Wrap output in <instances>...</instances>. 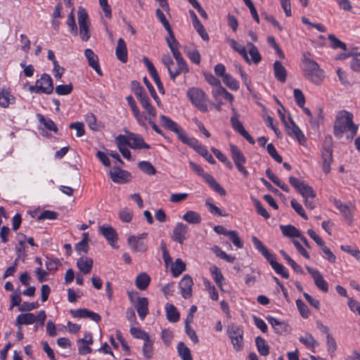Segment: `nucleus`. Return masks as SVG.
<instances>
[{
    "label": "nucleus",
    "mask_w": 360,
    "mask_h": 360,
    "mask_svg": "<svg viewBox=\"0 0 360 360\" xmlns=\"http://www.w3.org/2000/svg\"><path fill=\"white\" fill-rule=\"evenodd\" d=\"M188 229V226L186 224L178 222L172 231V240L181 245L183 244L184 240L187 239Z\"/></svg>",
    "instance_id": "obj_12"
},
{
    "label": "nucleus",
    "mask_w": 360,
    "mask_h": 360,
    "mask_svg": "<svg viewBox=\"0 0 360 360\" xmlns=\"http://www.w3.org/2000/svg\"><path fill=\"white\" fill-rule=\"evenodd\" d=\"M252 199L254 202L257 212L259 215L263 217L264 219H269L270 217V215L269 212L266 211V210L263 207L262 202L257 198H252Z\"/></svg>",
    "instance_id": "obj_54"
},
{
    "label": "nucleus",
    "mask_w": 360,
    "mask_h": 360,
    "mask_svg": "<svg viewBox=\"0 0 360 360\" xmlns=\"http://www.w3.org/2000/svg\"><path fill=\"white\" fill-rule=\"evenodd\" d=\"M183 220L189 224H198L201 222V216L199 213L189 210L187 211L182 217Z\"/></svg>",
    "instance_id": "obj_35"
},
{
    "label": "nucleus",
    "mask_w": 360,
    "mask_h": 360,
    "mask_svg": "<svg viewBox=\"0 0 360 360\" xmlns=\"http://www.w3.org/2000/svg\"><path fill=\"white\" fill-rule=\"evenodd\" d=\"M177 351L182 360H193L190 349L183 342H179Z\"/></svg>",
    "instance_id": "obj_40"
},
{
    "label": "nucleus",
    "mask_w": 360,
    "mask_h": 360,
    "mask_svg": "<svg viewBox=\"0 0 360 360\" xmlns=\"http://www.w3.org/2000/svg\"><path fill=\"white\" fill-rule=\"evenodd\" d=\"M129 147L132 149H149L150 145L144 141L142 136L138 134L130 132Z\"/></svg>",
    "instance_id": "obj_18"
},
{
    "label": "nucleus",
    "mask_w": 360,
    "mask_h": 360,
    "mask_svg": "<svg viewBox=\"0 0 360 360\" xmlns=\"http://www.w3.org/2000/svg\"><path fill=\"white\" fill-rule=\"evenodd\" d=\"M333 150L331 148H325L322 150V168L325 174L330 172V165L333 162Z\"/></svg>",
    "instance_id": "obj_24"
},
{
    "label": "nucleus",
    "mask_w": 360,
    "mask_h": 360,
    "mask_svg": "<svg viewBox=\"0 0 360 360\" xmlns=\"http://www.w3.org/2000/svg\"><path fill=\"white\" fill-rule=\"evenodd\" d=\"M304 76L314 84H320L325 77L323 69H303Z\"/></svg>",
    "instance_id": "obj_17"
},
{
    "label": "nucleus",
    "mask_w": 360,
    "mask_h": 360,
    "mask_svg": "<svg viewBox=\"0 0 360 360\" xmlns=\"http://www.w3.org/2000/svg\"><path fill=\"white\" fill-rule=\"evenodd\" d=\"M293 95L297 105L300 108H303L305 103V98L302 91L299 89H295L293 91Z\"/></svg>",
    "instance_id": "obj_64"
},
{
    "label": "nucleus",
    "mask_w": 360,
    "mask_h": 360,
    "mask_svg": "<svg viewBox=\"0 0 360 360\" xmlns=\"http://www.w3.org/2000/svg\"><path fill=\"white\" fill-rule=\"evenodd\" d=\"M153 342V340L150 338L143 342L142 353L143 356L148 360L153 357L154 353Z\"/></svg>",
    "instance_id": "obj_31"
},
{
    "label": "nucleus",
    "mask_w": 360,
    "mask_h": 360,
    "mask_svg": "<svg viewBox=\"0 0 360 360\" xmlns=\"http://www.w3.org/2000/svg\"><path fill=\"white\" fill-rule=\"evenodd\" d=\"M85 120L89 127L94 131H98L103 127L101 123L97 122V119L92 112H89L85 115Z\"/></svg>",
    "instance_id": "obj_32"
},
{
    "label": "nucleus",
    "mask_w": 360,
    "mask_h": 360,
    "mask_svg": "<svg viewBox=\"0 0 360 360\" xmlns=\"http://www.w3.org/2000/svg\"><path fill=\"white\" fill-rule=\"evenodd\" d=\"M155 14L158 20L161 22L165 30H167V33L174 38V32L171 28V26L167 21V20L165 18V14L160 9L157 8L155 11Z\"/></svg>",
    "instance_id": "obj_41"
},
{
    "label": "nucleus",
    "mask_w": 360,
    "mask_h": 360,
    "mask_svg": "<svg viewBox=\"0 0 360 360\" xmlns=\"http://www.w3.org/2000/svg\"><path fill=\"white\" fill-rule=\"evenodd\" d=\"M38 117L40 123L43 124L46 129L52 131L55 133L58 131V127L52 120L49 118H45L41 115H38Z\"/></svg>",
    "instance_id": "obj_47"
},
{
    "label": "nucleus",
    "mask_w": 360,
    "mask_h": 360,
    "mask_svg": "<svg viewBox=\"0 0 360 360\" xmlns=\"http://www.w3.org/2000/svg\"><path fill=\"white\" fill-rule=\"evenodd\" d=\"M296 305L302 317L304 319L308 318L310 314V311L305 303L302 300L298 299L296 300Z\"/></svg>",
    "instance_id": "obj_57"
},
{
    "label": "nucleus",
    "mask_w": 360,
    "mask_h": 360,
    "mask_svg": "<svg viewBox=\"0 0 360 360\" xmlns=\"http://www.w3.org/2000/svg\"><path fill=\"white\" fill-rule=\"evenodd\" d=\"M126 100L139 124L141 126H146V121L147 120V117L141 113L133 97L131 96H128L126 98Z\"/></svg>",
    "instance_id": "obj_21"
},
{
    "label": "nucleus",
    "mask_w": 360,
    "mask_h": 360,
    "mask_svg": "<svg viewBox=\"0 0 360 360\" xmlns=\"http://www.w3.org/2000/svg\"><path fill=\"white\" fill-rule=\"evenodd\" d=\"M227 237L231 240L235 246L238 248H242L243 247V243L238 236L236 231H229Z\"/></svg>",
    "instance_id": "obj_55"
},
{
    "label": "nucleus",
    "mask_w": 360,
    "mask_h": 360,
    "mask_svg": "<svg viewBox=\"0 0 360 360\" xmlns=\"http://www.w3.org/2000/svg\"><path fill=\"white\" fill-rule=\"evenodd\" d=\"M248 47L249 48V51L248 54L251 56V59H250V63L252 61L254 64L257 65L262 60V56L257 49V48L252 43L248 42L247 44Z\"/></svg>",
    "instance_id": "obj_36"
},
{
    "label": "nucleus",
    "mask_w": 360,
    "mask_h": 360,
    "mask_svg": "<svg viewBox=\"0 0 360 360\" xmlns=\"http://www.w3.org/2000/svg\"><path fill=\"white\" fill-rule=\"evenodd\" d=\"M209 186L216 192H217L221 195H225L226 192L224 188H222L220 184L214 179V178L211 175H205V180Z\"/></svg>",
    "instance_id": "obj_33"
},
{
    "label": "nucleus",
    "mask_w": 360,
    "mask_h": 360,
    "mask_svg": "<svg viewBox=\"0 0 360 360\" xmlns=\"http://www.w3.org/2000/svg\"><path fill=\"white\" fill-rule=\"evenodd\" d=\"M227 333L234 349L237 352L242 350L243 348V328L236 324L229 325L227 328Z\"/></svg>",
    "instance_id": "obj_7"
},
{
    "label": "nucleus",
    "mask_w": 360,
    "mask_h": 360,
    "mask_svg": "<svg viewBox=\"0 0 360 360\" xmlns=\"http://www.w3.org/2000/svg\"><path fill=\"white\" fill-rule=\"evenodd\" d=\"M110 176L112 181L117 184H124L130 181L131 174L126 170L114 167L110 171Z\"/></svg>",
    "instance_id": "obj_16"
},
{
    "label": "nucleus",
    "mask_w": 360,
    "mask_h": 360,
    "mask_svg": "<svg viewBox=\"0 0 360 360\" xmlns=\"http://www.w3.org/2000/svg\"><path fill=\"white\" fill-rule=\"evenodd\" d=\"M77 15L80 38L83 41H87L91 37L89 30L91 24L89 20L88 13L85 8L80 6L78 8Z\"/></svg>",
    "instance_id": "obj_6"
},
{
    "label": "nucleus",
    "mask_w": 360,
    "mask_h": 360,
    "mask_svg": "<svg viewBox=\"0 0 360 360\" xmlns=\"http://www.w3.org/2000/svg\"><path fill=\"white\" fill-rule=\"evenodd\" d=\"M205 204L208 207L209 210L212 214L221 217L228 216L227 213L223 212L218 207L212 203L210 199H207L205 202Z\"/></svg>",
    "instance_id": "obj_58"
},
{
    "label": "nucleus",
    "mask_w": 360,
    "mask_h": 360,
    "mask_svg": "<svg viewBox=\"0 0 360 360\" xmlns=\"http://www.w3.org/2000/svg\"><path fill=\"white\" fill-rule=\"evenodd\" d=\"M13 100V96L11 94L6 91L2 90L0 91V105L6 108L8 106L10 103Z\"/></svg>",
    "instance_id": "obj_53"
},
{
    "label": "nucleus",
    "mask_w": 360,
    "mask_h": 360,
    "mask_svg": "<svg viewBox=\"0 0 360 360\" xmlns=\"http://www.w3.org/2000/svg\"><path fill=\"white\" fill-rule=\"evenodd\" d=\"M210 273L212 276L213 279L214 280L217 285L221 288L222 283L224 280V277L221 274V270L216 266H212L210 267Z\"/></svg>",
    "instance_id": "obj_44"
},
{
    "label": "nucleus",
    "mask_w": 360,
    "mask_h": 360,
    "mask_svg": "<svg viewBox=\"0 0 360 360\" xmlns=\"http://www.w3.org/2000/svg\"><path fill=\"white\" fill-rule=\"evenodd\" d=\"M124 131L127 136L120 134L115 137V142L118 148L125 147L127 146H129L130 132L127 130H124Z\"/></svg>",
    "instance_id": "obj_52"
},
{
    "label": "nucleus",
    "mask_w": 360,
    "mask_h": 360,
    "mask_svg": "<svg viewBox=\"0 0 360 360\" xmlns=\"http://www.w3.org/2000/svg\"><path fill=\"white\" fill-rule=\"evenodd\" d=\"M340 249L345 252L352 255L358 262H360V251L351 245H341Z\"/></svg>",
    "instance_id": "obj_59"
},
{
    "label": "nucleus",
    "mask_w": 360,
    "mask_h": 360,
    "mask_svg": "<svg viewBox=\"0 0 360 360\" xmlns=\"http://www.w3.org/2000/svg\"><path fill=\"white\" fill-rule=\"evenodd\" d=\"M37 321L36 316L32 313L20 314L17 316L15 325L22 326V325H30Z\"/></svg>",
    "instance_id": "obj_26"
},
{
    "label": "nucleus",
    "mask_w": 360,
    "mask_h": 360,
    "mask_svg": "<svg viewBox=\"0 0 360 360\" xmlns=\"http://www.w3.org/2000/svg\"><path fill=\"white\" fill-rule=\"evenodd\" d=\"M255 344L257 346V349L258 352L262 356H267L269 354V346L266 342L265 340L258 336L255 338Z\"/></svg>",
    "instance_id": "obj_34"
},
{
    "label": "nucleus",
    "mask_w": 360,
    "mask_h": 360,
    "mask_svg": "<svg viewBox=\"0 0 360 360\" xmlns=\"http://www.w3.org/2000/svg\"><path fill=\"white\" fill-rule=\"evenodd\" d=\"M211 150L212 151L214 155L216 156V158L220 162H223L229 169H233V164L224 153H222L219 150H218L215 148H212Z\"/></svg>",
    "instance_id": "obj_46"
},
{
    "label": "nucleus",
    "mask_w": 360,
    "mask_h": 360,
    "mask_svg": "<svg viewBox=\"0 0 360 360\" xmlns=\"http://www.w3.org/2000/svg\"><path fill=\"white\" fill-rule=\"evenodd\" d=\"M88 233H84V238L79 243H78L76 245L75 249L77 252H83L84 253H86L89 250V245H88V238H87Z\"/></svg>",
    "instance_id": "obj_60"
},
{
    "label": "nucleus",
    "mask_w": 360,
    "mask_h": 360,
    "mask_svg": "<svg viewBox=\"0 0 360 360\" xmlns=\"http://www.w3.org/2000/svg\"><path fill=\"white\" fill-rule=\"evenodd\" d=\"M299 340L307 347H314L318 345L317 342L311 333H306L304 336L300 337Z\"/></svg>",
    "instance_id": "obj_51"
},
{
    "label": "nucleus",
    "mask_w": 360,
    "mask_h": 360,
    "mask_svg": "<svg viewBox=\"0 0 360 360\" xmlns=\"http://www.w3.org/2000/svg\"><path fill=\"white\" fill-rule=\"evenodd\" d=\"M127 240L130 248L134 252H144L147 250V245L143 240H139L136 236H130Z\"/></svg>",
    "instance_id": "obj_23"
},
{
    "label": "nucleus",
    "mask_w": 360,
    "mask_h": 360,
    "mask_svg": "<svg viewBox=\"0 0 360 360\" xmlns=\"http://www.w3.org/2000/svg\"><path fill=\"white\" fill-rule=\"evenodd\" d=\"M133 84L137 85V89L134 90V94L140 102L142 107L148 115V117L154 118L156 117V110L151 105L149 98L139 82H134Z\"/></svg>",
    "instance_id": "obj_8"
},
{
    "label": "nucleus",
    "mask_w": 360,
    "mask_h": 360,
    "mask_svg": "<svg viewBox=\"0 0 360 360\" xmlns=\"http://www.w3.org/2000/svg\"><path fill=\"white\" fill-rule=\"evenodd\" d=\"M169 47L172 53V55L174 58L176 59V63L179 65V68H186V63L184 60L183 57L181 56L180 52L176 48L175 46H173L169 42Z\"/></svg>",
    "instance_id": "obj_49"
},
{
    "label": "nucleus",
    "mask_w": 360,
    "mask_h": 360,
    "mask_svg": "<svg viewBox=\"0 0 360 360\" xmlns=\"http://www.w3.org/2000/svg\"><path fill=\"white\" fill-rule=\"evenodd\" d=\"M167 319L169 322L176 323L179 320L180 314L176 308L172 304L165 306Z\"/></svg>",
    "instance_id": "obj_29"
},
{
    "label": "nucleus",
    "mask_w": 360,
    "mask_h": 360,
    "mask_svg": "<svg viewBox=\"0 0 360 360\" xmlns=\"http://www.w3.org/2000/svg\"><path fill=\"white\" fill-rule=\"evenodd\" d=\"M280 229L283 236L288 238L300 236V231L292 225H281Z\"/></svg>",
    "instance_id": "obj_38"
},
{
    "label": "nucleus",
    "mask_w": 360,
    "mask_h": 360,
    "mask_svg": "<svg viewBox=\"0 0 360 360\" xmlns=\"http://www.w3.org/2000/svg\"><path fill=\"white\" fill-rule=\"evenodd\" d=\"M231 46L237 52H238L240 56L248 62V63H250V58L248 55V52L246 50V48L237 42L235 39H230L229 40Z\"/></svg>",
    "instance_id": "obj_37"
},
{
    "label": "nucleus",
    "mask_w": 360,
    "mask_h": 360,
    "mask_svg": "<svg viewBox=\"0 0 360 360\" xmlns=\"http://www.w3.org/2000/svg\"><path fill=\"white\" fill-rule=\"evenodd\" d=\"M359 127L353 122V115L347 111L341 110L336 116L333 133L336 138L341 139L345 132H348L347 139H352L357 134Z\"/></svg>",
    "instance_id": "obj_2"
},
{
    "label": "nucleus",
    "mask_w": 360,
    "mask_h": 360,
    "mask_svg": "<svg viewBox=\"0 0 360 360\" xmlns=\"http://www.w3.org/2000/svg\"><path fill=\"white\" fill-rule=\"evenodd\" d=\"M160 121L162 127L175 133L179 139L184 144L192 148L198 154L202 156L210 164H215L216 161L207 148L202 146L198 139L190 138L186 132L183 130L177 123L171 120L169 117L162 115L160 116Z\"/></svg>",
    "instance_id": "obj_1"
},
{
    "label": "nucleus",
    "mask_w": 360,
    "mask_h": 360,
    "mask_svg": "<svg viewBox=\"0 0 360 360\" xmlns=\"http://www.w3.org/2000/svg\"><path fill=\"white\" fill-rule=\"evenodd\" d=\"M130 333L134 338L143 341L150 338L149 335L139 327H131Z\"/></svg>",
    "instance_id": "obj_50"
},
{
    "label": "nucleus",
    "mask_w": 360,
    "mask_h": 360,
    "mask_svg": "<svg viewBox=\"0 0 360 360\" xmlns=\"http://www.w3.org/2000/svg\"><path fill=\"white\" fill-rule=\"evenodd\" d=\"M139 168L144 173L148 175H154L156 174V169L153 165L148 161H141L138 164Z\"/></svg>",
    "instance_id": "obj_48"
},
{
    "label": "nucleus",
    "mask_w": 360,
    "mask_h": 360,
    "mask_svg": "<svg viewBox=\"0 0 360 360\" xmlns=\"http://www.w3.org/2000/svg\"><path fill=\"white\" fill-rule=\"evenodd\" d=\"M66 24H67L68 27H69L70 32L73 36H77L78 35V30H77V25L75 22L74 9H72L70 13L68 14Z\"/></svg>",
    "instance_id": "obj_43"
},
{
    "label": "nucleus",
    "mask_w": 360,
    "mask_h": 360,
    "mask_svg": "<svg viewBox=\"0 0 360 360\" xmlns=\"http://www.w3.org/2000/svg\"><path fill=\"white\" fill-rule=\"evenodd\" d=\"M229 149L231 158L238 172L242 174L245 178H248L249 176V172L244 166L247 161L245 156L240 149L233 143H229Z\"/></svg>",
    "instance_id": "obj_5"
},
{
    "label": "nucleus",
    "mask_w": 360,
    "mask_h": 360,
    "mask_svg": "<svg viewBox=\"0 0 360 360\" xmlns=\"http://www.w3.org/2000/svg\"><path fill=\"white\" fill-rule=\"evenodd\" d=\"M335 207L340 212V213L343 215L344 218L349 221V223L352 222V212L349 207L343 204L340 200L333 199L332 200Z\"/></svg>",
    "instance_id": "obj_28"
},
{
    "label": "nucleus",
    "mask_w": 360,
    "mask_h": 360,
    "mask_svg": "<svg viewBox=\"0 0 360 360\" xmlns=\"http://www.w3.org/2000/svg\"><path fill=\"white\" fill-rule=\"evenodd\" d=\"M187 96L193 105L200 111L207 112L208 110L206 103L205 94L198 88H191L187 91Z\"/></svg>",
    "instance_id": "obj_9"
},
{
    "label": "nucleus",
    "mask_w": 360,
    "mask_h": 360,
    "mask_svg": "<svg viewBox=\"0 0 360 360\" xmlns=\"http://www.w3.org/2000/svg\"><path fill=\"white\" fill-rule=\"evenodd\" d=\"M93 263L94 262L91 258L80 257L77 262V266L84 274H87L91 272Z\"/></svg>",
    "instance_id": "obj_27"
},
{
    "label": "nucleus",
    "mask_w": 360,
    "mask_h": 360,
    "mask_svg": "<svg viewBox=\"0 0 360 360\" xmlns=\"http://www.w3.org/2000/svg\"><path fill=\"white\" fill-rule=\"evenodd\" d=\"M306 269L312 276L315 285L321 291L327 292L328 291V285L320 271L309 266H306Z\"/></svg>",
    "instance_id": "obj_13"
},
{
    "label": "nucleus",
    "mask_w": 360,
    "mask_h": 360,
    "mask_svg": "<svg viewBox=\"0 0 360 360\" xmlns=\"http://www.w3.org/2000/svg\"><path fill=\"white\" fill-rule=\"evenodd\" d=\"M84 55L88 60L89 65L91 68H99L98 56L91 49H86L84 51Z\"/></svg>",
    "instance_id": "obj_45"
},
{
    "label": "nucleus",
    "mask_w": 360,
    "mask_h": 360,
    "mask_svg": "<svg viewBox=\"0 0 360 360\" xmlns=\"http://www.w3.org/2000/svg\"><path fill=\"white\" fill-rule=\"evenodd\" d=\"M150 278L146 273L139 274L135 280L136 286L141 290H146L149 285Z\"/></svg>",
    "instance_id": "obj_30"
},
{
    "label": "nucleus",
    "mask_w": 360,
    "mask_h": 360,
    "mask_svg": "<svg viewBox=\"0 0 360 360\" xmlns=\"http://www.w3.org/2000/svg\"><path fill=\"white\" fill-rule=\"evenodd\" d=\"M186 264L181 259L178 258L171 266V272L174 277L179 276L183 271L186 270Z\"/></svg>",
    "instance_id": "obj_39"
},
{
    "label": "nucleus",
    "mask_w": 360,
    "mask_h": 360,
    "mask_svg": "<svg viewBox=\"0 0 360 360\" xmlns=\"http://www.w3.org/2000/svg\"><path fill=\"white\" fill-rule=\"evenodd\" d=\"M266 150L271 157L274 158L277 162H282L283 158L280 155H278L273 143H269L266 146Z\"/></svg>",
    "instance_id": "obj_62"
},
{
    "label": "nucleus",
    "mask_w": 360,
    "mask_h": 360,
    "mask_svg": "<svg viewBox=\"0 0 360 360\" xmlns=\"http://www.w3.org/2000/svg\"><path fill=\"white\" fill-rule=\"evenodd\" d=\"M115 54L119 60L125 63L127 61V49L124 40L120 38L117 40V45L115 49Z\"/></svg>",
    "instance_id": "obj_25"
},
{
    "label": "nucleus",
    "mask_w": 360,
    "mask_h": 360,
    "mask_svg": "<svg viewBox=\"0 0 360 360\" xmlns=\"http://www.w3.org/2000/svg\"><path fill=\"white\" fill-rule=\"evenodd\" d=\"M231 124L235 131L238 132L240 134L245 129L238 119V115L236 113L233 117H231Z\"/></svg>",
    "instance_id": "obj_56"
},
{
    "label": "nucleus",
    "mask_w": 360,
    "mask_h": 360,
    "mask_svg": "<svg viewBox=\"0 0 360 360\" xmlns=\"http://www.w3.org/2000/svg\"><path fill=\"white\" fill-rule=\"evenodd\" d=\"M53 80L50 75L43 74L40 79H37L34 85L30 86L29 90L32 93L51 94L53 91Z\"/></svg>",
    "instance_id": "obj_4"
},
{
    "label": "nucleus",
    "mask_w": 360,
    "mask_h": 360,
    "mask_svg": "<svg viewBox=\"0 0 360 360\" xmlns=\"http://www.w3.org/2000/svg\"><path fill=\"white\" fill-rule=\"evenodd\" d=\"M328 39L330 41V47L333 49H340L345 51H346L347 50V44L345 43H344L343 41H340L333 34H328Z\"/></svg>",
    "instance_id": "obj_42"
},
{
    "label": "nucleus",
    "mask_w": 360,
    "mask_h": 360,
    "mask_svg": "<svg viewBox=\"0 0 360 360\" xmlns=\"http://www.w3.org/2000/svg\"><path fill=\"white\" fill-rule=\"evenodd\" d=\"M226 69H214L216 75L223 78L224 83L232 90H238L239 89L238 82L225 72Z\"/></svg>",
    "instance_id": "obj_20"
},
{
    "label": "nucleus",
    "mask_w": 360,
    "mask_h": 360,
    "mask_svg": "<svg viewBox=\"0 0 360 360\" xmlns=\"http://www.w3.org/2000/svg\"><path fill=\"white\" fill-rule=\"evenodd\" d=\"M99 232L107 240L112 248H117L115 243L118 240V235L116 230L112 226L105 224L99 227Z\"/></svg>",
    "instance_id": "obj_11"
},
{
    "label": "nucleus",
    "mask_w": 360,
    "mask_h": 360,
    "mask_svg": "<svg viewBox=\"0 0 360 360\" xmlns=\"http://www.w3.org/2000/svg\"><path fill=\"white\" fill-rule=\"evenodd\" d=\"M193 281L191 276L184 275L179 283L181 294L184 299L190 298L192 296Z\"/></svg>",
    "instance_id": "obj_14"
},
{
    "label": "nucleus",
    "mask_w": 360,
    "mask_h": 360,
    "mask_svg": "<svg viewBox=\"0 0 360 360\" xmlns=\"http://www.w3.org/2000/svg\"><path fill=\"white\" fill-rule=\"evenodd\" d=\"M290 184L302 195L304 200L308 198H316V194L313 188L304 181L294 177H289Z\"/></svg>",
    "instance_id": "obj_10"
},
{
    "label": "nucleus",
    "mask_w": 360,
    "mask_h": 360,
    "mask_svg": "<svg viewBox=\"0 0 360 360\" xmlns=\"http://www.w3.org/2000/svg\"><path fill=\"white\" fill-rule=\"evenodd\" d=\"M287 134L291 136L295 137L299 143L303 145L306 142V138L300 130L298 126L295 124L291 117L289 118V122L287 126H285Z\"/></svg>",
    "instance_id": "obj_15"
},
{
    "label": "nucleus",
    "mask_w": 360,
    "mask_h": 360,
    "mask_svg": "<svg viewBox=\"0 0 360 360\" xmlns=\"http://www.w3.org/2000/svg\"><path fill=\"white\" fill-rule=\"evenodd\" d=\"M174 338L173 333L169 329H164L161 333V338L166 346L170 345Z\"/></svg>",
    "instance_id": "obj_63"
},
{
    "label": "nucleus",
    "mask_w": 360,
    "mask_h": 360,
    "mask_svg": "<svg viewBox=\"0 0 360 360\" xmlns=\"http://www.w3.org/2000/svg\"><path fill=\"white\" fill-rule=\"evenodd\" d=\"M252 241L255 248L263 255V257L269 262L273 269L280 274L284 278H288L289 274L285 267L277 262L276 256L269 252L266 247L256 236L252 237Z\"/></svg>",
    "instance_id": "obj_3"
},
{
    "label": "nucleus",
    "mask_w": 360,
    "mask_h": 360,
    "mask_svg": "<svg viewBox=\"0 0 360 360\" xmlns=\"http://www.w3.org/2000/svg\"><path fill=\"white\" fill-rule=\"evenodd\" d=\"M266 319L271 325L276 333L283 334L288 333L290 330L289 326L284 321H281L278 319L270 316H269Z\"/></svg>",
    "instance_id": "obj_22"
},
{
    "label": "nucleus",
    "mask_w": 360,
    "mask_h": 360,
    "mask_svg": "<svg viewBox=\"0 0 360 360\" xmlns=\"http://www.w3.org/2000/svg\"><path fill=\"white\" fill-rule=\"evenodd\" d=\"M69 128L71 129H75L77 133L76 136L77 137H81L84 135V125L81 122H72L70 124Z\"/></svg>",
    "instance_id": "obj_61"
},
{
    "label": "nucleus",
    "mask_w": 360,
    "mask_h": 360,
    "mask_svg": "<svg viewBox=\"0 0 360 360\" xmlns=\"http://www.w3.org/2000/svg\"><path fill=\"white\" fill-rule=\"evenodd\" d=\"M134 306L139 318L143 320L149 313L148 298L139 297L136 302H134Z\"/></svg>",
    "instance_id": "obj_19"
}]
</instances>
